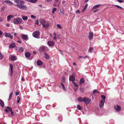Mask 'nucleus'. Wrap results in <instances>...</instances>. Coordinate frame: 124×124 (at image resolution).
Returning <instances> with one entry per match:
<instances>
[{
  "mask_svg": "<svg viewBox=\"0 0 124 124\" xmlns=\"http://www.w3.org/2000/svg\"><path fill=\"white\" fill-rule=\"evenodd\" d=\"M27 1L28 2L34 3L36 2L37 0H27Z\"/></svg>",
  "mask_w": 124,
  "mask_h": 124,
  "instance_id": "393cba45",
  "label": "nucleus"
},
{
  "mask_svg": "<svg viewBox=\"0 0 124 124\" xmlns=\"http://www.w3.org/2000/svg\"><path fill=\"white\" fill-rule=\"evenodd\" d=\"M95 93H99V91H97V90L96 89L94 90L91 93V94L92 96H93V95H94Z\"/></svg>",
  "mask_w": 124,
  "mask_h": 124,
  "instance_id": "b1692460",
  "label": "nucleus"
},
{
  "mask_svg": "<svg viewBox=\"0 0 124 124\" xmlns=\"http://www.w3.org/2000/svg\"><path fill=\"white\" fill-rule=\"evenodd\" d=\"M22 19L19 17L15 18L13 20V23L16 24L20 23H22Z\"/></svg>",
  "mask_w": 124,
  "mask_h": 124,
  "instance_id": "f03ea898",
  "label": "nucleus"
},
{
  "mask_svg": "<svg viewBox=\"0 0 124 124\" xmlns=\"http://www.w3.org/2000/svg\"><path fill=\"white\" fill-rule=\"evenodd\" d=\"M115 6L119 8L123 9V8L122 7L119 6L117 5H115Z\"/></svg>",
  "mask_w": 124,
  "mask_h": 124,
  "instance_id": "c03bdc74",
  "label": "nucleus"
},
{
  "mask_svg": "<svg viewBox=\"0 0 124 124\" xmlns=\"http://www.w3.org/2000/svg\"><path fill=\"white\" fill-rule=\"evenodd\" d=\"M47 44L50 46H52L54 45V42L53 41H49L48 42Z\"/></svg>",
  "mask_w": 124,
  "mask_h": 124,
  "instance_id": "ddd939ff",
  "label": "nucleus"
},
{
  "mask_svg": "<svg viewBox=\"0 0 124 124\" xmlns=\"http://www.w3.org/2000/svg\"><path fill=\"white\" fill-rule=\"evenodd\" d=\"M0 106L3 108L4 106V103L3 101L1 99H0Z\"/></svg>",
  "mask_w": 124,
  "mask_h": 124,
  "instance_id": "4be33fe9",
  "label": "nucleus"
},
{
  "mask_svg": "<svg viewBox=\"0 0 124 124\" xmlns=\"http://www.w3.org/2000/svg\"><path fill=\"white\" fill-rule=\"evenodd\" d=\"M93 37V32L90 33L88 37L89 39L90 40L92 39Z\"/></svg>",
  "mask_w": 124,
  "mask_h": 124,
  "instance_id": "f3484780",
  "label": "nucleus"
},
{
  "mask_svg": "<svg viewBox=\"0 0 124 124\" xmlns=\"http://www.w3.org/2000/svg\"><path fill=\"white\" fill-rule=\"evenodd\" d=\"M9 67L10 68V71L9 74L11 76H12L13 75V65L11 64H10Z\"/></svg>",
  "mask_w": 124,
  "mask_h": 124,
  "instance_id": "6e6552de",
  "label": "nucleus"
},
{
  "mask_svg": "<svg viewBox=\"0 0 124 124\" xmlns=\"http://www.w3.org/2000/svg\"><path fill=\"white\" fill-rule=\"evenodd\" d=\"M4 55L1 54L0 51V60H2L3 58Z\"/></svg>",
  "mask_w": 124,
  "mask_h": 124,
  "instance_id": "473e14b6",
  "label": "nucleus"
},
{
  "mask_svg": "<svg viewBox=\"0 0 124 124\" xmlns=\"http://www.w3.org/2000/svg\"><path fill=\"white\" fill-rule=\"evenodd\" d=\"M10 16V17L11 18L13 17H14V16L13 15H9Z\"/></svg>",
  "mask_w": 124,
  "mask_h": 124,
  "instance_id": "0e129e2a",
  "label": "nucleus"
},
{
  "mask_svg": "<svg viewBox=\"0 0 124 124\" xmlns=\"http://www.w3.org/2000/svg\"><path fill=\"white\" fill-rule=\"evenodd\" d=\"M60 53L62 54V55H63V53L62 52V51L61 50H60Z\"/></svg>",
  "mask_w": 124,
  "mask_h": 124,
  "instance_id": "5fc2aeb1",
  "label": "nucleus"
},
{
  "mask_svg": "<svg viewBox=\"0 0 124 124\" xmlns=\"http://www.w3.org/2000/svg\"><path fill=\"white\" fill-rule=\"evenodd\" d=\"M101 5L100 4L96 5L94 6L92 8V9H96L99 7Z\"/></svg>",
  "mask_w": 124,
  "mask_h": 124,
  "instance_id": "a878e982",
  "label": "nucleus"
},
{
  "mask_svg": "<svg viewBox=\"0 0 124 124\" xmlns=\"http://www.w3.org/2000/svg\"><path fill=\"white\" fill-rule=\"evenodd\" d=\"M77 108L79 109V110H81V106H80L78 104V105H77Z\"/></svg>",
  "mask_w": 124,
  "mask_h": 124,
  "instance_id": "58836bf2",
  "label": "nucleus"
},
{
  "mask_svg": "<svg viewBox=\"0 0 124 124\" xmlns=\"http://www.w3.org/2000/svg\"><path fill=\"white\" fill-rule=\"evenodd\" d=\"M14 2L16 3V6L20 9L25 10L27 8L26 6L24 5L25 2L21 0H14Z\"/></svg>",
  "mask_w": 124,
  "mask_h": 124,
  "instance_id": "f257e3e1",
  "label": "nucleus"
},
{
  "mask_svg": "<svg viewBox=\"0 0 124 124\" xmlns=\"http://www.w3.org/2000/svg\"><path fill=\"white\" fill-rule=\"evenodd\" d=\"M22 17L24 21H25L27 20L28 19V17L27 16H21Z\"/></svg>",
  "mask_w": 124,
  "mask_h": 124,
  "instance_id": "2f4dec72",
  "label": "nucleus"
},
{
  "mask_svg": "<svg viewBox=\"0 0 124 124\" xmlns=\"http://www.w3.org/2000/svg\"><path fill=\"white\" fill-rule=\"evenodd\" d=\"M61 84L62 86V87L63 89L65 91H66V89L64 86V85L63 84L62 82L61 83Z\"/></svg>",
  "mask_w": 124,
  "mask_h": 124,
  "instance_id": "cd10ccee",
  "label": "nucleus"
},
{
  "mask_svg": "<svg viewBox=\"0 0 124 124\" xmlns=\"http://www.w3.org/2000/svg\"><path fill=\"white\" fill-rule=\"evenodd\" d=\"M104 101L102 100H101L100 102L99 106L100 108H101L104 105Z\"/></svg>",
  "mask_w": 124,
  "mask_h": 124,
  "instance_id": "2eb2a0df",
  "label": "nucleus"
},
{
  "mask_svg": "<svg viewBox=\"0 0 124 124\" xmlns=\"http://www.w3.org/2000/svg\"><path fill=\"white\" fill-rule=\"evenodd\" d=\"M75 74L74 73H73L72 75L70 76L69 77V79L70 80L72 81V82H74V81H75Z\"/></svg>",
  "mask_w": 124,
  "mask_h": 124,
  "instance_id": "20e7f679",
  "label": "nucleus"
},
{
  "mask_svg": "<svg viewBox=\"0 0 124 124\" xmlns=\"http://www.w3.org/2000/svg\"><path fill=\"white\" fill-rule=\"evenodd\" d=\"M93 51V49L92 47L90 48L89 49V52L90 53H92Z\"/></svg>",
  "mask_w": 124,
  "mask_h": 124,
  "instance_id": "a19ab883",
  "label": "nucleus"
},
{
  "mask_svg": "<svg viewBox=\"0 0 124 124\" xmlns=\"http://www.w3.org/2000/svg\"><path fill=\"white\" fill-rule=\"evenodd\" d=\"M57 26L58 28L60 29H62V28L61 25L59 24H57Z\"/></svg>",
  "mask_w": 124,
  "mask_h": 124,
  "instance_id": "ea45409f",
  "label": "nucleus"
},
{
  "mask_svg": "<svg viewBox=\"0 0 124 124\" xmlns=\"http://www.w3.org/2000/svg\"><path fill=\"white\" fill-rule=\"evenodd\" d=\"M91 99H88L86 97H84V102L85 104H88L90 102Z\"/></svg>",
  "mask_w": 124,
  "mask_h": 124,
  "instance_id": "423d86ee",
  "label": "nucleus"
},
{
  "mask_svg": "<svg viewBox=\"0 0 124 124\" xmlns=\"http://www.w3.org/2000/svg\"><path fill=\"white\" fill-rule=\"evenodd\" d=\"M114 108L118 112L121 110V107L120 106L118 105L115 106Z\"/></svg>",
  "mask_w": 124,
  "mask_h": 124,
  "instance_id": "1a4fd4ad",
  "label": "nucleus"
},
{
  "mask_svg": "<svg viewBox=\"0 0 124 124\" xmlns=\"http://www.w3.org/2000/svg\"><path fill=\"white\" fill-rule=\"evenodd\" d=\"M3 19L2 18L0 17V22H1L2 21Z\"/></svg>",
  "mask_w": 124,
  "mask_h": 124,
  "instance_id": "69168bd1",
  "label": "nucleus"
},
{
  "mask_svg": "<svg viewBox=\"0 0 124 124\" xmlns=\"http://www.w3.org/2000/svg\"><path fill=\"white\" fill-rule=\"evenodd\" d=\"M2 31H1L0 30V36H1V35H2Z\"/></svg>",
  "mask_w": 124,
  "mask_h": 124,
  "instance_id": "6e6d98bb",
  "label": "nucleus"
},
{
  "mask_svg": "<svg viewBox=\"0 0 124 124\" xmlns=\"http://www.w3.org/2000/svg\"><path fill=\"white\" fill-rule=\"evenodd\" d=\"M56 10L57 9L56 8H54L52 9V13L53 14H54V12L56 11Z\"/></svg>",
  "mask_w": 124,
  "mask_h": 124,
  "instance_id": "e433bc0d",
  "label": "nucleus"
},
{
  "mask_svg": "<svg viewBox=\"0 0 124 124\" xmlns=\"http://www.w3.org/2000/svg\"><path fill=\"white\" fill-rule=\"evenodd\" d=\"M15 46L16 45L15 43H13L11 44L8 47L9 48H14L15 47Z\"/></svg>",
  "mask_w": 124,
  "mask_h": 124,
  "instance_id": "aec40b11",
  "label": "nucleus"
},
{
  "mask_svg": "<svg viewBox=\"0 0 124 124\" xmlns=\"http://www.w3.org/2000/svg\"><path fill=\"white\" fill-rule=\"evenodd\" d=\"M6 26H7V27H8L10 25V24L8 23H6Z\"/></svg>",
  "mask_w": 124,
  "mask_h": 124,
  "instance_id": "4d7b16f0",
  "label": "nucleus"
},
{
  "mask_svg": "<svg viewBox=\"0 0 124 124\" xmlns=\"http://www.w3.org/2000/svg\"><path fill=\"white\" fill-rule=\"evenodd\" d=\"M62 38V36L60 34H59L57 36V38L58 39H60Z\"/></svg>",
  "mask_w": 124,
  "mask_h": 124,
  "instance_id": "c9c22d12",
  "label": "nucleus"
},
{
  "mask_svg": "<svg viewBox=\"0 0 124 124\" xmlns=\"http://www.w3.org/2000/svg\"><path fill=\"white\" fill-rule=\"evenodd\" d=\"M40 23L42 24V26L44 25L46 23V21L44 20L41 19L39 21Z\"/></svg>",
  "mask_w": 124,
  "mask_h": 124,
  "instance_id": "a211bd4d",
  "label": "nucleus"
},
{
  "mask_svg": "<svg viewBox=\"0 0 124 124\" xmlns=\"http://www.w3.org/2000/svg\"><path fill=\"white\" fill-rule=\"evenodd\" d=\"M46 48V47L45 46H41L39 49V50L41 52H44Z\"/></svg>",
  "mask_w": 124,
  "mask_h": 124,
  "instance_id": "4468645a",
  "label": "nucleus"
},
{
  "mask_svg": "<svg viewBox=\"0 0 124 124\" xmlns=\"http://www.w3.org/2000/svg\"><path fill=\"white\" fill-rule=\"evenodd\" d=\"M60 13L62 15H63L64 14V13L63 12H62L61 10L60 11Z\"/></svg>",
  "mask_w": 124,
  "mask_h": 124,
  "instance_id": "e2e57ef3",
  "label": "nucleus"
},
{
  "mask_svg": "<svg viewBox=\"0 0 124 124\" xmlns=\"http://www.w3.org/2000/svg\"><path fill=\"white\" fill-rule=\"evenodd\" d=\"M11 18L10 17V16L9 15L8 16H7V20L8 21H10V19Z\"/></svg>",
  "mask_w": 124,
  "mask_h": 124,
  "instance_id": "49530a36",
  "label": "nucleus"
},
{
  "mask_svg": "<svg viewBox=\"0 0 124 124\" xmlns=\"http://www.w3.org/2000/svg\"><path fill=\"white\" fill-rule=\"evenodd\" d=\"M19 50L20 52H22L24 51V49L22 47L19 48Z\"/></svg>",
  "mask_w": 124,
  "mask_h": 124,
  "instance_id": "f704fd0d",
  "label": "nucleus"
},
{
  "mask_svg": "<svg viewBox=\"0 0 124 124\" xmlns=\"http://www.w3.org/2000/svg\"><path fill=\"white\" fill-rule=\"evenodd\" d=\"M46 1L47 2H49L51 1V0H46Z\"/></svg>",
  "mask_w": 124,
  "mask_h": 124,
  "instance_id": "bf43d9fd",
  "label": "nucleus"
},
{
  "mask_svg": "<svg viewBox=\"0 0 124 124\" xmlns=\"http://www.w3.org/2000/svg\"><path fill=\"white\" fill-rule=\"evenodd\" d=\"M49 26V23H46V24H45L44 25H42L43 27L45 28H48Z\"/></svg>",
  "mask_w": 124,
  "mask_h": 124,
  "instance_id": "c85d7f7f",
  "label": "nucleus"
},
{
  "mask_svg": "<svg viewBox=\"0 0 124 124\" xmlns=\"http://www.w3.org/2000/svg\"><path fill=\"white\" fill-rule=\"evenodd\" d=\"M6 108L7 109H6L5 110V111L6 113H7L8 114L9 113V111L8 110H9L10 111L12 110V108L10 107H7Z\"/></svg>",
  "mask_w": 124,
  "mask_h": 124,
  "instance_id": "f8f14e48",
  "label": "nucleus"
},
{
  "mask_svg": "<svg viewBox=\"0 0 124 124\" xmlns=\"http://www.w3.org/2000/svg\"><path fill=\"white\" fill-rule=\"evenodd\" d=\"M33 53L34 54H36L37 53V52L35 51H34L33 52Z\"/></svg>",
  "mask_w": 124,
  "mask_h": 124,
  "instance_id": "680f3d73",
  "label": "nucleus"
},
{
  "mask_svg": "<svg viewBox=\"0 0 124 124\" xmlns=\"http://www.w3.org/2000/svg\"><path fill=\"white\" fill-rule=\"evenodd\" d=\"M5 8V7L4 6H3L1 9V11H3V10Z\"/></svg>",
  "mask_w": 124,
  "mask_h": 124,
  "instance_id": "09e8293b",
  "label": "nucleus"
},
{
  "mask_svg": "<svg viewBox=\"0 0 124 124\" xmlns=\"http://www.w3.org/2000/svg\"><path fill=\"white\" fill-rule=\"evenodd\" d=\"M54 39L55 40H56L57 39V38L56 36H54Z\"/></svg>",
  "mask_w": 124,
  "mask_h": 124,
  "instance_id": "774afa93",
  "label": "nucleus"
},
{
  "mask_svg": "<svg viewBox=\"0 0 124 124\" xmlns=\"http://www.w3.org/2000/svg\"><path fill=\"white\" fill-rule=\"evenodd\" d=\"M35 23L38 25H39V23L38 20H37L36 21V22Z\"/></svg>",
  "mask_w": 124,
  "mask_h": 124,
  "instance_id": "603ef678",
  "label": "nucleus"
},
{
  "mask_svg": "<svg viewBox=\"0 0 124 124\" xmlns=\"http://www.w3.org/2000/svg\"><path fill=\"white\" fill-rule=\"evenodd\" d=\"M22 38L25 41H27L28 39V35H27L22 34Z\"/></svg>",
  "mask_w": 124,
  "mask_h": 124,
  "instance_id": "0eeeda50",
  "label": "nucleus"
},
{
  "mask_svg": "<svg viewBox=\"0 0 124 124\" xmlns=\"http://www.w3.org/2000/svg\"><path fill=\"white\" fill-rule=\"evenodd\" d=\"M11 112V114L12 116L14 115V113L13 112L12 110L10 111Z\"/></svg>",
  "mask_w": 124,
  "mask_h": 124,
  "instance_id": "13d9d810",
  "label": "nucleus"
},
{
  "mask_svg": "<svg viewBox=\"0 0 124 124\" xmlns=\"http://www.w3.org/2000/svg\"><path fill=\"white\" fill-rule=\"evenodd\" d=\"M19 94V93L18 92H17L16 93V95L17 96Z\"/></svg>",
  "mask_w": 124,
  "mask_h": 124,
  "instance_id": "052dcab7",
  "label": "nucleus"
},
{
  "mask_svg": "<svg viewBox=\"0 0 124 124\" xmlns=\"http://www.w3.org/2000/svg\"><path fill=\"white\" fill-rule=\"evenodd\" d=\"M33 56H31V57L29 58H28L29 60H31L33 59Z\"/></svg>",
  "mask_w": 124,
  "mask_h": 124,
  "instance_id": "864d4df0",
  "label": "nucleus"
},
{
  "mask_svg": "<svg viewBox=\"0 0 124 124\" xmlns=\"http://www.w3.org/2000/svg\"><path fill=\"white\" fill-rule=\"evenodd\" d=\"M101 97L104 100H105L106 99V97L104 95H101Z\"/></svg>",
  "mask_w": 124,
  "mask_h": 124,
  "instance_id": "de8ad7c7",
  "label": "nucleus"
},
{
  "mask_svg": "<svg viewBox=\"0 0 124 124\" xmlns=\"http://www.w3.org/2000/svg\"><path fill=\"white\" fill-rule=\"evenodd\" d=\"M4 3H7L8 4L11 5H13V3L12 2L9 0H5L3 2V3L4 4Z\"/></svg>",
  "mask_w": 124,
  "mask_h": 124,
  "instance_id": "dca6fc26",
  "label": "nucleus"
},
{
  "mask_svg": "<svg viewBox=\"0 0 124 124\" xmlns=\"http://www.w3.org/2000/svg\"><path fill=\"white\" fill-rule=\"evenodd\" d=\"M88 6V5L87 4H86L85 5V7L84 8L82 9V11L83 12H84L86 10V9L87 8V7Z\"/></svg>",
  "mask_w": 124,
  "mask_h": 124,
  "instance_id": "7c9ffc66",
  "label": "nucleus"
},
{
  "mask_svg": "<svg viewBox=\"0 0 124 124\" xmlns=\"http://www.w3.org/2000/svg\"><path fill=\"white\" fill-rule=\"evenodd\" d=\"M85 82V81L83 78H81L80 81L79 82V85H80L84 83Z\"/></svg>",
  "mask_w": 124,
  "mask_h": 124,
  "instance_id": "5701e85b",
  "label": "nucleus"
},
{
  "mask_svg": "<svg viewBox=\"0 0 124 124\" xmlns=\"http://www.w3.org/2000/svg\"><path fill=\"white\" fill-rule=\"evenodd\" d=\"M117 1L119 3H122L123 2V1L120 0H117Z\"/></svg>",
  "mask_w": 124,
  "mask_h": 124,
  "instance_id": "3c124183",
  "label": "nucleus"
},
{
  "mask_svg": "<svg viewBox=\"0 0 124 124\" xmlns=\"http://www.w3.org/2000/svg\"><path fill=\"white\" fill-rule=\"evenodd\" d=\"M9 57L12 61H15L17 59L16 56L13 55H11Z\"/></svg>",
  "mask_w": 124,
  "mask_h": 124,
  "instance_id": "9b49d317",
  "label": "nucleus"
},
{
  "mask_svg": "<svg viewBox=\"0 0 124 124\" xmlns=\"http://www.w3.org/2000/svg\"><path fill=\"white\" fill-rule=\"evenodd\" d=\"M78 100L80 102H83L84 101V98L83 99L80 97L78 98Z\"/></svg>",
  "mask_w": 124,
  "mask_h": 124,
  "instance_id": "bb28decb",
  "label": "nucleus"
},
{
  "mask_svg": "<svg viewBox=\"0 0 124 124\" xmlns=\"http://www.w3.org/2000/svg\"><path fill=\"white\" fill-rule=\"evenodd\" d=\"M62 81L64 83L65 82V79L64 76H63L62 78Z\"/></svg>",
  "mask_w": 124,
  "mask_h": 124,
  "instance_id": "79ce46f5",
  "label": "nucleus"
},
{
  "mask_svg": "<svg viewBox=\"0 0 124 124\" xmlns=\"http://www.w3.org/2000/svg\"><path fill=\"white\" fill-rule=\"evenodd\" d=\"M39 32L38 31H34L32 33L33 36L35 38L39 39L40 38L39 36Z\"/></svg>",
  "mask_w": 124,
  "mask_h": 124,
  "instance_id": "7ed1b4c3",
  "label": "nucleus"
},
{
  "mask_svg": "<svg viewBox=\"0 0 124 124\" xmlns=\"http://www.w3.org/2000/svg\"><path fill=\"white\" fill-rule=\"evenodd\" d=\"M88 56H86L84 57V59H85L86 58H88Z\"/></svg>",
  "mask_w": 124,
  "mask_h": 124,
  "instance_id": "338daca9",
  "label": "nucleus"
},
{
  "mask_svg": "<svg viewBox=\"0 0 124 124\" xmlns=\"http://www.w3.org/2000/svg\"><path fill=\"white\" fill-rule=\"evenodd\" d=\"M4 35L5 37L9 38L11 39H13V36L11 35L9 33H5Z\"/></svg>",
  "mask_w": 124,
  "mask_h": 124,
  "instance_id": "39448f33",
  "label": "nucleus"
},
{
  "mask_svg": "<svg viewBox=\"0 0 124 124\" xmlns=\"http://www.w3.org/2000/svg\"><path fill=\"white\" fill-rule=\"evenodd\" d=\"M80 10H77L76 12V14L80 13Z\"/></svg>",
  "mask_w": 124,
  "mask_h": 124,
  "instance_id": "8fccbe9b",
  "label": "nucleus"
},
{
  "mask_svg": "<svg viewBox=\"0 0 124 124\" xmlns=\"http://www.w3.org/2000/svg\"><path fill=\"white\" fill-rule=\"evenodd\" d=\"M44 54L45 56L46 59H49V57L47 53H45Z\"/></svg>",
  "mask_w": 124,
  "mask_h": 124,
  "instance_id": "c756f323",
  "label": "nucleus"
},
{
  "mask_svg": "<svg viewBox=\"0 0 124 124\" xmlns=\"http://www.w3.org/2000/svg\"><path fill=\"white\" fill-rule=\"evenodd\" d=\"M31 19H35L36 18V16L33 15H31Z\"/></svg>",
  "mask_w": 124,
  "mask_h": 124,
  "instance_id": "a18cd8bd",
  "label": "nucleus"
},
{
  "mask_svg": "<svg viewBox=\"0 0 124 124\" xmlns=\"http://www.w3.org/2000/svg\"><path fill=\"white\" fill-rule=\"evenodd\" d=\"M25 55L27 58L28 59V58H29L31 55V54L30 53L27 52L25 53Z\"/></svg>",
  "mask_w": 124,
  "mask_h": 124,
  "instance_id": "412c9836",
  "label": "nucleus"
},
{
  "mask_svg": "<svg viewBox=\"0 0 124 124\" xmlns=\"http://www.w3.org/2000/svg\"><path fill=\"white\" fill-rule=\"evenodd\" d=\"M59 4L60 3H59L58 4H57V3H55L53 5L54 6L58 7L59 5Z\"/></svg>",
  "mask_w": 124,
  "mask_h": 124,
  "instance_id": "37998d69",
  "label": "nucleus"
},
{
  "mask_svg": "<svg viewBox=\"0 0 124 124\" xmlns=\"http://www.w3.org/2000/svg\"><path fill=\"white\" fill-rule=\"evenodd\" d=\"M13 92H12L10 93V95L9 96V98L8 99V100H10L11 99V98L12 97L13 95Z\"/></svg>",
  "mask_w": 124,
  "mask_h": 124,
  "instance_id": "72a5a7b5",
  "label": "nucleus"
},
{
  "mask_svg": "<svg viewBox=\"0 0 124 124\" xmlns=\"http://www.w3.org/2000/svg\"><path fill=\"white\" fill-rule=\"evenodd\" d=\"M17 102L18 103H19L20 100V98L19 96H18L17 98Z\"/></svg>",
  "mask_w": 124,
  "mask_h": 124,
  "instance_id": "4c0bfd02",
  "label": "nucleus"
},
{
  "mask_svg": "<svg viewBox=\"0 0 124 124\" xmlns=\"http://www.w3.org/2000/svg\"><path fill=\"white\" fill-rule=\"evenodd\" d=\"M43 62L40 60H38L37 62V65L38 66H41Z\"/></svg>",
  "mask_w": 124,
  "mask_h": 124,
  "instance_id": "6ab92c4d",
  "label": "nucleus"
},
{
  "mask_svg": "<svg viewBox=\"0 0 124 124\" xmlns=\"http://www.w3.org/2000/svg\"><path fill=\"white\" fill-rule=\"evenodd\" d=\"M72 83L75 86V87L74 88V91H76L78 88L79 86L74 82H73Z\"/></svg>",
  "mask_w": 124,
  "mask_h": 124,
  "instance_id": "9d476101",
  "label": "nucleus"
}]
</instances>
